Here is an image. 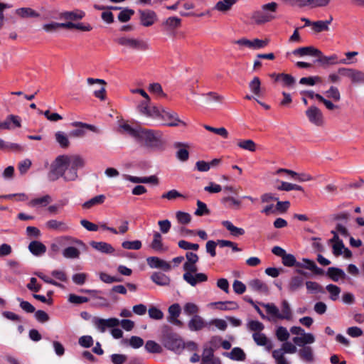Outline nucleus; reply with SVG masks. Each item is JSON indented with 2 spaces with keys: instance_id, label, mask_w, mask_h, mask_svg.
Segmentation results:
<instances>
[{
  "instance_id": "obj_1",
  "label": "nucleus",
  "mask_w": 364,
  "mask_h": 364,
  "mask_svg": "<svg viewBox=\"0 0 364 364\" xmlns=\"http://www.w3.org/2000/svg\"><path fill=\"white\" fill-rule=\"evenodd\" d=\"M85 165V159L80 155H60L51 164L48 173L50 181L63 178L64 181H75L78 178L77 171Z\"/></svg>"
},
{
  "instance_id": "obj_2",
  "label": "nucleus",
  "mask_w": 364,
  "mask_h": 364,
  "mask_svg": "<svg viewBox=\"0 0 364 364\" xmlns=\"http://www.w3.org/2000/svg\"><path fill=\"white\" fill-rule=\"evenodd\" d=\"M161 342L166 348L176 353L181 352L184 348L181 338L168 326L163 328Z\"/></svg>"
},
{
  "instance_id": "obj_3",
  "label": "nucleus",
  "mask_w": 364,
  "mask_h": 364,
  "mask_svg": "<svg viewBox=\"0 0 364 364\" xmlns=\"http://www.w3.org/2000/svg\"><path fill=\"white\" fill-rule=\"evenodd\" d=\"M277 9L278 4L276 2L265 4L262 6L261 10L253 14L252 18L257 24L269 22L275 18V13Z\"/></svg>"
},
{
  "instance_id": "obj_4",
  "label": "nucleus",
  "mask_w": 364,
  "mask_h": 364,
  "mask_svg": "<svg viewBox=\"0 0 364 364\" xmlns=\"http://www.w3.org/2000/svg\"><path fill=\"white\" fill-rule=\"evenodd\" d=\"M268 314L275 318L289 321L292 318V311L289 302L283 300L281 303L282 313L279 312L277 306L273 303L262 304Z\"/></svg>"
},
{
  "instance_id": "obj_5",
  "label": "nucleus",
  "mask_w": 364,
  "mask_h": 364,
  "mask_svg": "<svg viewBox=\"0 0 364 364\" xmlns=\"http://www.w3.org/2000/svg\"><path fill=\"white\" fill-rule=\"evenodd\" d=\"M136 141L145 146L157 148L161 146V134L151 129H141Z\"/></svg>"
},
{
  "instance_id": "obj_6",
  "label": "nucleus",
  "mask_w": 364,
  "mask_h": 364,
  "mask_svg": "<svg viewBox=\"0 0 364 364\" xmlns=\"http://www.w3.org/2000/svg\"><path fill=\"white\" fill-rule=\"evenodd\" d=\"M338 73L343 77H348L352 84L364 85V72L358 69L341 67Z\"/></svg>"
},
{
  "instance_id": "obj_7",
  "label": "nucleus",
  "mask_w": 364,
  "mask_h": 364,
  "mask_svg": "<svg viewBox=\"0 0 364 364\" xmlns=\"http://www.w3.org/2000/svg\"><path fill=\"white\" fill-rule=\"evenodd\" d=\"M114 41L126 48L134 50H146L148 45L141 40L122 36L117 38Z\"/></svg>"
},
{
  "instance_id": "obj_8",
  "label": "nucleus",
  "mask_w": 364,
  "mask_h": 364,
  "mask_svg": "<svg viewBox=\"0 0 364 364\" xmlns=\"http://www.w3.org/2000/svg\"><path fill=\"white\" fill-rule=\"evenodd\" d=\"M92 323L100 333H105L107 328L117 327L119 325V320L117 318H102L97 316L92 318Z\"/></svg>"
},
{
  "instance_id": "obj_9",
  "label": "nucleus",
  "mask_w": 364,
  "mask_h": 364,
  "mask_svg": "<svg viewBox=\"0 0 364 364\" xmlns=\"http://www.w3.org/2000/svg\"><path fill=\"white\" fill-rule=\"evenodd\" d=\"M157 116H161L165 124L168 127L186 126V123L181 121L178 114L173 111L162 109L161 112L159 111Z\"/></svg>"
},
{
  "instance_id": "obj_10",
  "label": "nucleus",
  "mask_w": 364,
  "mask_h": 364,
  "mask_svg": "<svg viewBox=\"0 0 364 364\" xmlns=\"http://www.w3.org/2000/svg\"><path fill=\"white\" fill-rule=\"evenodd\" d=\"M305 114L310 123L321 127L324 124V117L322 112L316 106H310L306 111Z\"/></svg>"
},
{
  "instance_id": "obj_11",
  "label": "nucleus",
  "mask_w": 364,
  "mask_h": 364,
  "mask_svg": "<svg viewBox=\"0 0 364 364\" xmlns=\"http://www.w3.org/2000/svg\"><path fill=\"white\" fill-rule=\"evenodd\" d=\"M139 15L140 23L144 27L151 26L158 20L156 14L152 10H139Z\"/></svg>"
},
{
  "instance_id": "obj_12",
  "label": "nucleus",
  "mask_w": 364,
  "mask_h": 364,
  "mask_svg": "<svg viewBox=\"0 0 364 364\" xmlns=\"http://www.w3.org/2000/svg\"><path fill=\"white\" fill-rule=\"evenodd\" d=\"M168 316L167 320L174 326L182 327L183 323L178 319L181 312V308L177 303L171 305L168 309Z\"/></svg>"
},
{
  "instance_id": "obj_13",
  "label": "nucleus",
  "mask_w": 364,
  "mask_h": 364,
  "mask_svg": "<svg viewBox=\"0 0 364 364\" xmlns=\"http://www.w3.org/2000/svg\"><path fill=\"white\" fill-rule=\"evenodd\" d=\"M183 279L191 287H196L199 284L207 282L208 276L205 273L196 272L192 274L189 273H184L183 274Z\"/></svg>"
},
{
  "instance_id": "obj_14",
  "label": "nucleus",
  "mask_w": 364,
  "mask_h": 364,
  "mask_svg": "<svg viewBox=\"0 0 364 364\" xmlns=\"http://www.w3.org/2000/svg\"><path fill=\"white\" fill-rule=\"evenodd\" d=\"M188 328L191 331H200L204 328L208 329V321L201 316H193L187 323Z\"/></svg>"
},
{
  "instance_id": "obj_15",
  "label": "nucleus",
  "mask_w": 364,
  "mask_h": 364,
  "mask_svg": "<svg viewBox=\"0 0 364 364\" xmlns=\"http://www.w3.org/2000/svg\"><path fill=\"white\" fill-rule=\"evenodd\" d=\"M137 109L139 112L147 117L157 116L159 113V110L156 107H151L150 106V97L144 99L138 105Z\"/></svg>"
},
{
  "instance_id": "obj_16",
  "label": "nucleus",
  "mask_w": 364,
  "mask_h": 364,
  "mask_svg": "<svg viewBox=\"0 0 364 364\" xmlns=\"http://www.w3.org/2000/svg\"><path fill=\"white\" fill-rule=\"evenodd\" d=\"M235 43H237L240 46H243L256 50V49H259V48L265 47L268 43V41L267 40H264V41L260 40L258 38H255L252 41H250L247 38H241V39L236 41Z\"/></svg>"
},
{
  "instance_id": "obj_17",
  "label": "nucleus",
  "mask_w": 364,
  "mask_h": 364,
  "mask_svg": "<svg viewBox=\"0 0 364 364\" xmlns=\"http://www.w3.org/2000/svg\"><path fill=\"white\" fill-rule=\"evenodd\" d=\"M146 261L151 268L161 269L166 272L171 269L170 263L157 257H149L146 259Z\"/></svg>"
},
{
  "instance_id": "obj_18",
  "label": "nucleus",
  "mask_w": 364,
  "mask_h": 364,
  "mask_svg": "<svg viewBox=\"0 0 364 364\" xmlns=\"http://www.w3.org/2000/svg\"><path fill=\"white\" fill-rule=\"evenodd\" d=\"M252 338L257 345L265 347L266 350L269 351L273 344L268 338L261 332H255L252 334Z\"/></svg>"
},
{
  "instance_id": "obj_19",
  "label": "nucleus",
  "mask_w": 364,
  "mask_h": 364,
  "mask_svg": "<svg viewBox=\"0 0 364 364\" xmlns=\"http://www.w3.org/2000/svg\"><path fill=\"white\" fill-rule=\"evenodd\" d=\"M201 364H221L218 358L214 357V350L211 348H205L203 350Z\"/></svg>"
},
{
  "instance_id": "obj_20",
  "label": "nucleus",
  "mask_w": 364,
  "mask_h": 364,
  "mask_svg": "<svg viewBox=\"0 0 364 364\" xmlns=\"http://www.w3.org/2000/svg\"><path fill=\"white\" fill-rule=\"evenodd\" d=\"M294 55L297 56H317L321 55V51L313 46L301 47L292 51Z\"/></svg>"
},
{
  "instance_id": "obj_21",
  "label": "nucleus",
  "mask_w": 364,
  "mask_h": 364,
  "mask_svg": "<svg viewBox=\"0 0 364 364\" xmlns=\"http://www.w3.org/2000/svg\"><path fill=\"white\" fill-rule=\"evenodd\" d=\"M318 58L317 59V62L323 66L340 64V59L336 54H332L326 56L321 52V55H318Z\"/></svg>"
},
{
  "instance_id": "obj_22",
  "label": "nucleus",
  "mask_w": 364,
  "mask_h": 364,
  "mask_svg": "<svg viewBox=\"0 0 364 364\" xmlns=\"http://www.w3.org/2000/svg\"><path fill=\"white\" fill-rule=\"evenodd\" d=\"M90 244L92 248L102 253L112 254L114 252V248L110 244L105 242L92 241Z\"/></svg>"
},
{
  "instance_id": "obj_23",
  "label": "nucleus",
  "mask_w": 364,
  "mask_h": 364,
  "mask_svg": "<svg viewBox=\"0 0 364 364\" xmlns=\"http://www.w3.org/2000/svg\"><path fill=\"white\" fill-rule=\"evenodd\" d=\"M12 125L16 127H21V121L18 117L15 115H9L4 122H0V129H13Z\"/></svg>"
},
{
  "instance_id": "obj_24",
  "label": "nucleus",
  "mask_w": 364,
  "mask_h": 364,
  "mask_svg": "<svg viewBox=\"0 0 364 364\" xmlns=\"http://www.w3.org/2000/svg\"><path fill=\"white\" fill-rule=\"evenodd\" d=\"M46 227L49 230L58 232H65L69 229V227L65 223L57 220H50L47 221Z\"/></svg>"
},
{
  "instance_id": "obj_25",
  "label": "nucleus",
  "mask_w": 364,
  "mask_h": 364,
  "mask_svg": "<svg viewBox=\"0 0 364 364\" xmlns=\"http://www.w3.org/2000/svg\"><path fill=\"white\" fill-rule=\"evenodd\" d=\"M248 287L253 291L267 294L269 291L267 285L258 279H254L248 282Z\"/></svg>"
},
{
  "instance_id": "obj_26",
  "label": "nucleus",
  "mask_w": 364,
  "mask_h": 364,
  "mask_svg": "<svg viewBox=\"0 0 364 364\" xmlns=\"http://www.w3.org/2000/svg\"><path fill=\"white\" fill-rule=\"evenodd\" d=\"M29 251L35 256H41L46 252V247L40 241H32L28 245Z\"/></svg>"
},
{
  "instance_id": "obj_27",
  "label": "nucleus",
  "mask_w": 364,
  "mask_h": 364,
  "mask_svg": "<svg viewBox=\"0 0 364 364\" xmlns=\"http://www.w3.org/2000/svg\"><path fill=\"white\" fill-rule=\"evenodd\" d=\"M304 283V279L301 276H293L287 285V289L290 292H295L300 289Z\"/></svg>"
},
{
  "instance_id": "obj_28",
  "label": "nucleus",
  "mask_w": 364,
  "mask_h": 364,
  "mask_svg": "<svg viewBox=\"0 0 364 364\" xmlns=\"http://www.w3.org/2000/svg\"><path fill=\"white\" fill-rule=\"evenodd\" d=\"M151 279L154 283L159 286H168L171 282L168 276L160 272H154L151 276Z\"/></svg>"
},
{
  "instance_id": "obj_29",
  "label": "nucleus",
  "mask_w": 364,
  "mask_h": 364,
  "mask_svg": "<svg viewBox=\"0 0 364 364\" xmlns=\"http://www.w3.org/2000/svg\"><path fill=\"white\" fill-rule=\"evenodd\" d=\"M15 13L22 18H38L40 16L39 13L29 7H22L17 9L15 11Z\"/></svg>"
},
{
  "instance_id": "obj_30",
  "label": "nucleus",
  "mask_w": 364,
  "mask_h": 364,
  "mask_svg": "<svg viewBox=\"0 0 364 364\" xmlns=\"http://www.w3.org/2000/svg\"><path fill=\"white\" fill-rule=\"evenodd\" d=\"M298 353L300 358L306 363H312L314 360L313 350L310 346H304L299 350Z\"/></svg>"
},
{
  "instance_id": "obj_31",
  "label": "nucleus",
  "mask_w": 364,
  "mask_h": 364,
  "mask_svg": "<svg viewBox=\"0 0 364 364\" xmlns=\"http://www.w3.org/2000/svg\"><path fill=\"white\" fill-rule=\"evenodd\" d=\"M222 203L227 208L239 210L241 206V200L232 196H226L221 199Z\"/></svg>"
},
{
  "instance_id": "obj_32",
  "label": "nucleus",
  "mask_w": 364,
  "mask_h": 364,
  "mask_svg": "<svg viewBox=\"0 0 364 364\" xmlns=\"http://www.w3.org/2000/svg\"><path fill=\"white\" fill-rule=\"evenodd\" d=\"M333 17L330 16L328 20L326 21H317L312 23V29L316 33H320L325 31H328L329 24L332 22Z\"/></svg>"
},
{
  "instance_id": "obj_33",
  "label": "nucleus",
  "mask_w": 364,
  "mask_h": 364,
  "mask_svg": "<svg viewBox=\"0 0 364 364\" xmlns=\"http://www.w3.org/2000/svg\"><path fill=\"white\" fill-rule=\"evenodd\" d=\"M327 275L334 282H338L339 279L346 277L344 271L337 267H329L327 271Z\"/></svg>"
},
{
  "instance_id": "obj_34",
  "label": "nucleus",
  "mask_w": 364,
  "mask_h": 364,
  "mask_svg": "<svg viewBox=\"0 0 364 364\" xmlns=\"http://www.w3.org/2000/svg\"><path fill=\"white\" fill-rule=\"evenodd\" d=\"M228 324L226 321L221 318H213L208 321V330L214 331L216 328L220 331H225L227 328Z\"/></svg>"
},
{
  "instance_id": "obj_35",
  "label": "nucleus",
  "mask_w": 364,
  "mask_h": 364,
  "mask_svg": "<svg viewBox=\"0 0 364 364\" xmlns=\"http://www.w3.org/2000/svg\"><path fill=\"white\" fill-rule=\"evenodd\" d=\"M106 196L103 194L96 196L85 202L82 206L85 209H90L93 206L101 205L105 201Z\"/></svg>"
},
{
  "instance_id": "obj_36",
  "label": "nucleus",
  "mask_w": 364,
  "mask_h": 364,
  "mask_svg": "<svg viewBox=\"0 0 364 364\" xmlns=\"http://www.w3.org/2000/svg\"><path fill=\"white\" fill-rule=\"evenodd\" d=\"M222 225L230 232L232 236L237 237L245 234V230L235 226L230 221L224 220Z\"/></svg>"
},
{
  "instance_id": "obj_37",
  "label": "nucleus",
  "mask_w": 364,
  "mask_h": 364,
  "mask_svg": "<svg viewBox=\"0 0 364 364\" xmlns=\"http://www.w3.org/2000/svg\"><path fill=\"white\" fill-rule=\"evenodd\" d=\"M237 1L238 0H221L217 2L214 9L221 12H226L230 11Z\"/></svg>"
},
{
  "instance_id": "obj_38",
  "label": "nucleus",
  "mask_w": 364,
  "mask_h": 364,
  "mask_svg": "<svg viewBox=\"0 0 364 364\" xmlns=\"http://www.w3.org/2000/svg\"><path fill=\"white\" fill-rule=\"evenodd\" d=\"M224 355L232 360L240 361L244 360L246 356L243 350L238 347L232 348L230 353H225Z\"/></svg>"
},
{
  "instance_id": "obj_39",
  "label": "nucleus",
  "mask_w": 364,
  "mask_h": 364,
  "mask_svg": "<svg viewBox=\"0 0 364 364\" xmlns=\"http://www.w3.org/2000/svg\"><path fill=\"white\" fill-rule=\"evenodd\" d=\"M150 247L156 251H162L164 250L162 236L160 232L156 231L154 232L153 240L150 245Z\"/></svg>"
},
{
  "instance_id": "obj_40",
  "label": "nucleus",
  "mask_w": 364,
  "mask_h": 364,
  "mask_svg": "<svg viewBox=\"0 0 364 364\" xmlns=\"http://www.w3.org/2000/svg\"><path fill=\"white\" fill-rule=\"evenodd\" d=\"M184 314L188 316L198 315L200 311L199 306L193 302H187L183 306Z\"/></svg>"
},
{
  "instance_id": "obj_41",
  "label": "nucleus",
  "mask_w": 364,
  "mask_h": 364,
  "mask_svg": "<svg viewBox=\"0 0 364 364\" xmlns=\"http://www.w3.org/2000/svg\"><path fill=\"white\" fill-rule=\"evenodd\" d=\"M144 348L147 352L151 353H161L162 352V347L151 340L146 341Z\"/></svg>"
},
{
  "instance_id": "obj_42",
  "label": "nucleus",
  "mask_w": 364,
  "mask_h": 364,
  "mask_svg": "<svg viewBox=\"0 0 364 364\" xmlns=\"http://www.w3.org/2000/svg\"><path fill=\"white\" fill-rule=\"evenodd\" d=\"M51 200L50 196L49 195H46L43 197L31 200L29 205L33 207L36 205L46 206L51 202Z\"/></svg>"
},
{
  "instance_id": "obj_43",
  "label": "nucleus",
  "mask_w": 364,
  "mask_h": 364,
  "mask_svg": "<svg viewBox=\"0 0 364 364\" xmlns=\"http://www.w3.org/2000/svg\"><path fill=\"white\" fill-rule=\"evenodd\" d=\"M250 90L255 95L259 96L261 94V81L258 77H255L249 83Z\"/></svg>"
},
{
  "instance_id": "obj_44",
  "label": "nucleus",
  "mask_w": 364,
  "mask_h": 364,
  "mask_svg": "<svg viewBox=\"0 0 364 364\" xmlns=\"http://www.w3.org/2000/svg\"><path fill=\"white\" fill-rule=\"evenodd\" d=\"M272 357L275 360L276 364H290L284 356L282 350L276 349L272 351Z\"/></svg>"
},
{
  "instance_id": "obj_45",
  "label": "nucleus",
  "mask_w": 364,
  "mask_h": 364,
  "mask_svg": "<svg viewBox=\"0 0 364 364\" xmlns=\"http://www.w3.org/2000/svg\"><path fill=\"white\" fill-rule=\"evenodd\" d=\"M203 127L206 130L213 132L224 139H228L229 136L228 132L225 127L215 128L206 124H205Z\"/></svg>"
},
{
  "instance_id": "obj_46",
  "label": "nucleus",
  "mask_w": 364,
  "mask_h": 364,
  "mask_svg": "<svg viewBox=\"0 0 364 364\" xmlns=\"http://www.w3.org/2000/svg\"><path fill=\"white\" fill-rule=\"evenodd\" d=\"M80 254V251L74 247H68L65 248L63 252V257L70 259L78 258Z\"/></svg>"
},
{
  "instance_id": "obj_47",
  "label": "nucleus",
  "mask_w": 364,
  "mask_h": 364,
  "mask_svg": "<svg viewBox=\"0 0 364 364\" xmlns=\"http://www.w3.org/2000/svg\"><path fill=\"white\" fill-rule=\"evenodd\" d=\"M282 259V264L286 267L301 266V264L296 262L295 257L291 254L286 253Z\"/></svg>"
},
{
  "instance_id": "obj_48",
  "label": "nucleus",
  "mask_w": 364,
  "mask_h": 364,
  "mask_svg": "<svg viewBox=\"0 0 364 364\" xmlns=\"http://www.w3.org/2000/svg\"><path fill=\"white\" fill-rule=\"evenodd\" d=\"M57 142L62 148H67L69 146V140L67 135L63 132H57L55 134Z\"/></svg>"
},
{
  "instance_id": "obj_49",
  "label": "nucleus",
  "mask_w": 364,
  "mask_h": 364,
  "mask_svg": "<svg viewBox=\"0 0 364 364\" xmlns=\"http://www.w3.org/2000/svg\"><path fill=\"white\" fill-rule=\"evenodd\" d=\"M237 146L242 149L250 151H255L256 150V144L251 139L240 141Z\"/></svg>"
},
{
  "instance_id": "obj_50",
  "label": "nucleus",
  "mask_w": 364,
  "mask_h": 364,
  "mask_svg": "<svg viewBox=\"0 0 364 364\" xmlns=\"http://www.w3.org/2000/svg\"><path fill=\"white\" fill-rule=\"evenodd\" d=\"M277 81H282L284 85L291 86L295 82V79L290 75L288 74H279L276 75Z\"/></svg>"
},
{
  "instance_id": "obj_51",
  "label": "nucleus",
  "mask_w": 364,
  "mask_h": 364,
  "mask_svg": "<svg viewBox=\"0 0 364 364\" xmlns=\"http://www.w3.org/2000/svg\"><path fill=\"white\" fill-rule=\"evenodd\" d=\"M141 242L140 240L124 241L122 247L125 250H138L141 248Z\"/></svg>"
},
{
  "instance_id": "obj_52",
  "label": "nucleus",
  "mask_w": 364,
  "mask_h": 364,
  "mask_svg": "<svg viewBox=\"0 0 364 364\" xmlns=\"http://www.w3.org/2000/svg\"><path fill=\"white\" fill-rule=\"evenodd\" d=\"M124 343H129V346L133 348H139L144 345V340L136 336H132L129 340H124Z\"/></svg>"
},
{
  "instance_id": "obj_53",
  "label": "nucleus",
  "mask_w": 364,
  "mask_h": 364,
  "mask_svg": "<svg viewBox=\"0 0 364 364\" xmlns=\"http://www.w3.org/2000/svg\"><path fill=\"white\" fill-rule=\"evenodd\" d=\"M120 127L124 130V132L127 133L129 135L133 136L136 139H137L139 132L141 129L140 127L134 128L128 124H124L121 125Z\"/></svg>"
},
{
  "instance_id": "obj_54",
  "label": "nucleus",
  "mask_w": 364,
  "mask_h": 364,
  "mask_svg": "<svg viewBox=\"0 0 364 364\" xmlns=\"http://www.w3.org/2000/svg\"><path fill=\"white\" fill-rule=\"evenodd\" d=\"M176 218L178 222L182 225L188 224L191 220V215L189 213L183 211L176 212Z\"/></svg>"
},
{
  "instance_id": "obj_55",
  "label": "nucleus",
  "mask_w": 364,
  "mask_h": 364,
  "mask_svg": "<svg viewBox=\"0 0 364 364\" xmlns=\"http://www.w3.org/2000/svg\"><path fill=\"white\" fill-rule=\"evenodd\" d=\"M289 333L285 327L279 326L276 331L277 339L282 342L287 341L289 338Z\"/></svg>"
},
{
  "instance_id": "obj_56",
  "label": "nucleus",
  "mask_w": 364,
  "mask_h": 364,
  "mask_svg": "<svg viewBox=\"0 0 364 364\" xmlns=\"http://www.w3.org/2000/svg\"><path fill=\"white\" fill-rule=\"evenodd\" d=\"M358 55V53L356 51H349L345 53V55L346 58L340 59V64L343 65H350L356 63V60H353V58L355 57Z\"/></svg>"
},
{
  "instance_id": "obj_57",
  "label": "nucleus",
  "mask_w": 364,
  "mask_h": 364,
  "mask_svg": "<svg viewBox=\"0 0 364 364\" xmlns=\"http://www.w3.org/2000/svg\"><path fill=\"white\" fill-rule=\"evenodd\" d=\"M326 290L330 293V299L332 301L338 299L339 294L341 293V289L334 284H328L326 286Z\"/></svg>"
},
{
  "instance_id": "obj_58",
  "label": "nucleus",
  "mask_w": 364,
  "mask_h": 364,
  "mask_svg": "<svg viewBox=\"0 0 364 364\" xmlns=\"http://www.w3.org/2000/svg\"><path fill=\"white\" fill-rule=\"evenodd\" d=\"M149 316L154 320H161L164 318V313L157 307L151 306L148 310Z\"/></svg>"
},
{
  "instance_id": "obj_59",
  "label": "nucleus",
  "mask_w": 364,
  "mask_h": 364,
  "mask_svg": "<svg viewBox=\"0 0 364 364\" xmlns=\"http://www.w3.org/2000/svg\"><path fill=\"white\" fill-rule=\"evenodd\" d=\"M85 14L81 10H75L73 11H68L64 14V17L67 19L76 20L82 19Z\"/></svg>"
},
{
  "instance_id": "obj_60",
  "label": "nucleus",
  "mask_w": 364,
  "mask_h": 364,
  "mask_svg": "<svg viewBox=\"0 0 364 364\" xmlns=\"http://www.w3.org/2000/svg\"><path fill=\"white\" fill-rule=\"evenodd\" d=\"M183 195H182L181 193H179L177 190L172 189L171 191H168L166 193H164L161 195V198L163 199H167L169 200H175L178 198H183Z\"/></svg>"
},
{
  "instance_id": "obj_61",
  "label": "nucleus",
  "mask_w": 364,
  "mask_h": 364,
  "mask_svg": "<svg viewBox=\"0 0 364 364\" xmlns=\"http://www.w3.org/2000/svg\"><path fill=\"white\" fill-rule=\"evenodd\" d=\"M213 304L219 305L221 310H234L238 309L239 306L234 301L215 302Z\"/></svg>"
},
{
  "instance_id": "obj_62",
  "label": "nucleus",
  "mask_w": 364,
  "mask_h": 364,
  "mask_svg": "<svg viewBox=\"0 0 364 364\" xmlns=\"http://www.w3.org/2000/svg\"><path fill=\"white\" fill-rule=\"evenodd\" d=\"M197 209L196 210L194 214L197 216H202L204 215H208L210 213V210L207 208L205 203L200 200L197 201Z\"/></svg>"
},
{
  "instance_id": "obj_63",
  "label": "nucleus",
  "mask_w": 364,
  "mask_h": 364,
  "mask_svg": "<svg viewBox=\"0 0 364 364\" xmlns=\"http://www.w3.org/2000/svg\"><path fill=\"white\" fill-rule=\"evenodd\" d=\"M326 94L328 97L333 99L336 102H338L341 100V94L336 87H330V88L326 92Z\"/></svg>"
},
{
  "instance_id": "obj_64",
  "label": "nucleus",
  "mask_w": 364,
  "mask_h": 364,
  "mask_svg": "<svg viewBox=\"0 0 364 364\" xmlns=\"http://www.w3.org/2000/svg\"><path fill=\"white\" fill-rule=\"evenodd\" d=\"M181 18L175 16L169 17L168 18L166 21L164 22V24L169 27L171 29L176 28L180 26L181 25Z\"/></svg>"
}]
</instances>
